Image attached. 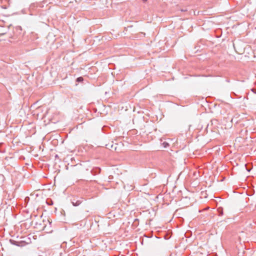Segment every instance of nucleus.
Listing matches in <instances>:
<instances>
[{"label": "nucleus", "mask_w": 256, "mask_h": 256, "mask_svg": "<svg viewBox=\"0 0 256 256\" xmlns=\"http://www.w3.org/2000/svg\"><path fill=\"white\" fill-rule=\"evenodd\" d=\"M182 12H186V10H182Z\"/></svg>", "instance_id": "7"}, {"label": "nucleus", "mask_w": 256, "mask_h": 256, "mask_svg": "<svg viewBox=\"0 0 256 256\" xmlns=\"http://www.w3.org/2000/svg\"><path fill=\"white\" fill-rule=\"evenodd\" d=\"M14 244L16 245V246H19V244H18V242H15L14 243Z\"/></svg>", "instance_id": "6"}, {"label": "nucleus", "mask_w": 256, "mask_h": 256, "mask_svg": "<svg viewBox=\"0 0 256 256\" xmlns=\"http://www.w3.org/2000/svg\"><path fill=\"white\" fill-rule=\"evenodd\" d=\"M218 212H219V215L220 216H222L223 214L222 209L221 208H219L218 209Z\"/></svg>", "instance_id": "3"}, {"label": "nucleus", "mask_w": 256, "mask_h": 256, "mask_svg": "<svg viewBox=\"0 0 256 256\" xmlns=\"http://www.w3.org/2000/svg\"><path fill=\"white\" fill-rule=\"evenodd\" d=\"M5 33H2V34H0V36H2L3 34H4Z\"/></svg>", "instance_id": "8"}, {"label": "nucleus", "mask_w": 256, "mask_h": 256, "mask_svg": "<svg viewBox=\"0 0 256 256\" xmlns=\"http://www.w3.org/2000/svg\"><path fill=\"white\" fill-rule=\"evenodd\" d=\"M77 82H80L83 80V78L82 77H79L76 79Z\"/></svg>", "instance_id": "4"}, {"label": "nucleus", "mask_w": 256, "mask_h": 256, "mask_svg": "<svg viewBox=\"0 0 256 256\" xmlns=\"http://www.w3.org/2000/svg\"><path fill=\"white\" fill-rule=\"evenodd\" d=\"M34 6H35V4H32L30 6V8H34Z\"/></svg>", "instance_id": "5"}, {"label": "nucleus", "mask_w": 256, "mask_h": 256, "mask_svg": "<svg viewBox=\"0 0 256 256\" xmlns=\"http://www.w3.org/2000/svg\"><path fill=\"white\" fill-rule=\"evenodd\" d=\"M162 146H163L164 148H166L169 146V144L168 142H164L162 143Z\"/></svg>", "instance_id": "2"}, {"label": "nucleus", "mask_w": 256, "mask_h": 256, "mask_svg": "<svg viewBox=\"0 0 256 256\" xmlns=\"http://www.w3.org/2000/svg\"><path fill=\"white\" fill-rule=\"evenodd\" d=\"M82 202V200H76L75 199H73L72 200V203L74 206H79Z\"/></svg>", "instance_id": "1"}]
</instances>
